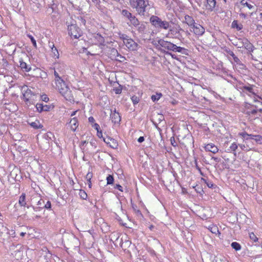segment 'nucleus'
<instances>
[{
	"instance_id": "nucleus-29",
	"label": "nucleus",
	"mask_w": 262,
	"mask_h": 262,
	"mask_svg": "<svg viewBox=\"0 0 262 262\" xmlns=\"http://www.w3.org/2000/svg\"><path fill=\"white\" fill-rule=\"evenodd\" d=\"M29 124L31 127L35 129H38L39 128H41L42 127V125H41L39 121L38 120H36L34 122H32L31 123H29Z\"/></svg>"
},
{
	"instance_id": "nucleus-61",
	"label": "nucleus",
	"mask_w": 262,
	"mask_h": 262,
	"mask_svg": "<svg viewBox=\"0 0 262 262\" xmlns=\"http://www.w3.org/2000/svg\"><path fill=\"white\" fill-rule=\"evenodd\" d=\"M103 141L107 144H110V140H108V138L106 139L103 138Z\"/></svg>"
},
{
	"instance_id": "nucleus-8",
	"label": "nucleus",
	"mask_w": 262,
	"mask_h": 262,
	"mask_svg": "<svg viewBox=\"0 0 262 262\" xmlns=\"http://www.w3.org/2000/svg\"><path fill=\"white\" fill-rule=\"evenodd\" d=\"M158 43L160 47L165 49L172 52L174 51L176 45L170 41L164 40L163 39H160L158 40Z\"/></svg>"
},
{
	"instance_id": "nucleus-14",
	"label": "nucleus",
	"mask_w": 262,
	"mask_h": 262,
	"mask_svg": "<svg viewBox=\"0 0 262 262\" xmlns=\"http://www.w3.org/2000/svg\"><path fill=\"white\" fill-rule=\"evenodd\" d=\"M245 107L246 108V114L250 115H256L257 113H259V111L254 107V105L250 103H246L245 104Z\"/></svg>"
},
{
	"instance_id": "nucleus-47",
	"label": "nucleus",
	"mask_w": 262,
	"mask_h": 262,
	"mask_svg": "<svg viewBox=\"0 0 262 262\" xmlns=\"http://www.w3.org/2000/svg\"><path fill=\"white\" fill-rule=\"evenodd\" d=\"M195 165L196 169L200 172V174L202 176H203V172L201 171V168L199 166V165L198 164V162H197V160H195Z\"/></svg>"
},
{
	"instance_id": "nucleus-30",
	"label": "nucleus",
	"mask_w": 262,
	"mask_h": 262,
	"mask_svg": "<svg viewBox=\"0 0 262 262\" xmlns=\"http://www.w3.org/2000/svg\"><path fill=\"white\" fill-rule=\"evenodd\" d=\"M162 96V94L161 93H157L155 95L151 96V99L153 102H156L158 101Z\"/></svg>"
},
{
	"instance_id": "nucleus-34",
	"label": "nucleus",
	"mask_w": 262,
	"mask_h": 262,
	"mask_svg": "<svg viewBox=\"0 0 262 262\" xmlns=\"http://www.w3.org/2000/svg\"><path fill=\"white\" fill-rule=\"evenodd\" d=\"M249 238L253 242H257L258 240L257 236L253 232H250L249 233Z\"/></svg>"
},
{
	"instance_id": "nucleus-11",
	"label": "nucleus",
	"mask_w": 262,
	"mask_h": 262,
	"mask_svg": "<svg viewBox=\"0 0 262 262\" xmlns=\"http://www.w3.org/2000/svg\"><path fill=\"white\" fill-rule=\"evenodd\" d=\"M191 31L193 32V33L196 36H201L205 33V29L204 28L201 26L200 24L195 23L193 26L192 27Z\"/></svg>"
},
{
	"instance_id": "nucleus-1",
	"label": "nucleus",
	"mask_w": 262,
	"mask_h": 262,
	"mask_svg": "<svg viewBox=\"0 0 262 262\" xmlns=\"http://www.w3.org/2000/svg\"><path fill=\"white\" fill-rule=\"evenodd\" d=\"M54 73L55 76L54 83L56 89L59 91L67 100L69 101L73 100L74 97L72 92L62 79V77L64 74L63 69H59L55 67L54 68Z\"/></svg>"
},
{
	"instance_id": "nucleus-41",
	"label": "nucleus",
	"mask_w": 262,
	"mask_h": 262,
	"mask_svg": "<svg viewBox=\"0 0 262 262\" xmlns=\"http://www.w3.org/2000/svg\"><path fill=\"white\" fill-rule=\"evenodd\" d=\"M113 90L116 94H120L122 91V86L119 84L118 87L114 88Z\"/></svg>"
},
{
	"instance_id": "nucleus-3",
	"label": "nucleus",
	"mask_w": 262,
	"mask_h": 262,
	"mask_svg": "<svg viewBox=\"0 0 262 262\" xmlns=\"http://www.w3.org/2000/svg\"><path fill=\"white\" fill-rule=\"evenodd\" d=\"M149 21L152 26L157 29L168 30L169 28V22L165 20H163L157 16L151 15L149 18Z\"/></svg>"
},
{
	"instance_id": "nucleus-57",
	"label": "nucleus",
	"mask_w": 262,
	"mask_h": 262,
	"mask_svg": "<svg viewBox=\"0 0 262 262\" xmlns=\"http://www.w3.org/2000/svg\"><path fill=\"white\" fill-rule=\"evenodd\" d=\"M256 135H253V134H248V137H249V140L252 139L254 140L255 137H256Z\"/></svg>"
},
{
	"instance_id": "nucleus-60",
	"label": "nucleus",
	"mask_w": 262,
	"mask_h": 262,
	"mask_svg": "<svg viewBox=\"0 0 262 262\" xmlns=\"http://www.w3.org/2000/svg\"><path fill=\"white\" fill-rule=\"evenodd\" d=\"M49 111V105H43V111Z\"/></svg>"
},
{
	"instance_id": "nucleus-5",
	"label": "nucleus",
	"mask_w": 262,
	"mask_h": 262,
	"mask_svg": "<svg viewBox=\"0 0 262 262\" xmlns=\"http://www.w3.org/2000/svg\"><path fill=\"white\" fill-rule=\"evenodd\" d=\"M67 25L68 27V34L72 38L78 39L82 36V30L77 26L76 24L74 23V21L71 22V24H69L67 21Z\"/></svg>"
},
{
	"instance_id": "nucleus-19",
	"label": "nucleus",
	"mask_w": 262,
	"mask_h": 262,
	"mask_svg": "<svg viewBox=\"0 0 262 262\" xmlns=\"http://www.w3.org/2000/svg\"><path fill=\"white\" fill-rule=\"evenodd\" d=\"M184 18L185 23L191 28L195 24V21L192 16L186 15Z\"/></svg>"
},
{
	"instance_id": "nucleus-39",
	"label": "nucleus",
	"mask_w": 262,
	"mask_h": 262,
	"mask_svg": "<svg viewBox=\"0 0 262 262\" xmlns=\"http://www.w3.org/2000/svg\"><path fill=\"white\" fill-rule=\"evenodd\" d=\"M202 180L205 182L208 187L210 188H213L214 187L215 185L211 181H207L203 178H202Z\"/></svg>"
},
{
	"instance_id": "nucleus-13",
	"label": "nucleus",
	"mask_w": 262,
	"mask_h": 262,
	"mask_svg": "<svg viewBox=\"0 0 262 262\" xmlns=\"http://www.w3.org/2000/svg\"><path fill=\"white\" fill-rule=\"evenodd\" d=\"M37 206L33 207V208L35 211H39L40 209H42L44 208L47 209L49 208V200H48L46 204H45V201L41 199L38 201L37 204Z\"/></svg>"
},
{
	"instance_id": "nucleus-64",
	"label": "nucleus",
	"mask_w": 262,
	"mask_h": 262,
	"mask_svg": "<svg viewBox=\"0 0 262 262\" xmlns=\"http://www.w3.org/2000/svg\"><path fill=\"white\" fill-rule=\"evenodd\" d=\"M257 30L262 32V26L260 25H258L257 26Z\"/></svg>"
},
{
	"instance_id": "nucleus-15",
	"label": "nucleus",
	"mask_w": 262,
	"mask_h": 262,
	"mask_svg": "<svg viewBox=\"0 0 262 262\" xmlns=\"http://www.w3.org/2000/svg\"><path fill=\"white\" fill-rule=\"evenodd\" d=\"M252 99L253 102L255 103L253 104L254 107L259 111V114L261 113L262 112V98L258 95Z\"/></svg>"
},
{
	"instance_id": "nucleus-20",
	"label": "nucleus",
	"mask_w": 262,
	"mask_h": 262,
	"mask_svg": "<svg viewBox=\"0 0 262 262\" xmlns=\"http://www.w3.org/2000/svg\"><path fill=\"white\" fill-rule=\"evenodd\" d=\"M216 0H207V4L206 7L207 10L212 11L216 6Z\"/></svg>"
},
{
	"instance_id": "nucleus-4",
	"label": "nucleus",
	"mask_w": 262,
	"mask_h": 262,
	"mask_svg": "<svg viewBox=\"0 0 262 262\" xmlns=\"http://www.w3.org/2000/svg\"><path fill=\"white\" fill-rule=\"evenodd\" d=\"M168 30V32L166 35L167 37L177 39L180 40L183 39L182 32L184 31L179 25L172 27L169 25V28Z\"/></svg>"
},
{
	"instance_id": "nucleus-28",
	"label": "nucleus",
	"mask_w": 262,
	"mask_h": 262,
	"mask_svg": "<svg viewBox=\"0 0 262 262\" xmlns=\"http://www.w3.org/2000/svg\"><path fill=\"white\" fill-rule=\"evenodd\" d=\"M238 145L236 143L233 142L231 144V145L230 146L229 148L228 149V150H230L233 152V154L235 157H236V152H235V150L238 148Z\"/></svg>"
},
{
	"instance_id": "nucleus-46",
	"label": "nucleus",
	"mask_w": 262,
	"mask_h": 262,
	"mask_svg": "<svg viewBox=\"0 0 262 262\" xmlns=\"http://www.w3.org/2000/svg\"><path fill=\"white\" fill-rule=\"evenodd\" d=\"M40 98L42 101L47 102L49 100V98L46 94H43L40 96Z\"/></svg>"
},
{
	"instance_id": "nucleus-53",
	"label": "nucleus",
	"mask_w": 262,
	"mask_h": 262,
	"mask_svg": "<svg viewBox=\"0 0 262 262\" xmlns=\"http://www.w3.org/2000/svg\"><path fill=\"white\" fill-rule=\"evenodd\" d=\"M97 136L99 138H103L102 132V130L101 129L98 130V131H97Z\"/></svg>"
},
{
	"instance_id": "nucleus-9",
	"label": "nucleus",
	"mask_w": 262,
	"mask_h": 262,
	"mask_svg": "<svg viewBox=\"0 0 262 262\" xmlns=\"http://www.w3.org/2000/svg\"><path fill=\"white\" fill-rule=\"evenodd\" d=\"M124 44L130 51H136L138 48V45L131 38L124 39Z\"/></svg>"
},
{
	"instance_id": "nucleus-42",
	"label": "nucleus",
	"mask_w": 262,
	"mask_h": 262,
	"mask_svg": "<svg viewBox=\"0 0 262 262\" xmlns=\"http://www.w3.org/2000/svg\"><path fill=\"white\" fill-rule=\"evenodd\" d=\"M36 108L38 112H41L43 111V104L42 103H38L36 105Z\"/></svg>"
},
{
	"instance_id": "nucleus-12",
	"label": "nucleus",
	"mask_w": 262,
	"mask_h": 262,
	"mask_svg": "<svg viewBox=\"0 0 262 262\" xmlns=\"http://www.w3.org/2000/svg\"><path fill=\"white\" fill-rule=\"evenodd\" d=\"M23 97L26 102L29 101L32 96L34 95L33 92L27 86L23 88Z\"/></svg>"
},
{
	"instance_id": "nucleus-36",
	"label": "nucleus",
	"mask_w": 262,
	"mask_h": 262,
	"mask_svg": "<svg viewBox=\"0 0 262 262\" xmlns=\"http://www.w3.org/2000/svg\"><path fill=\"white\" fill-rule=\"evenodd\" d=\"M79 195L81 199L83 200H86L87 198V194L85 191L83 190L80 189L79 191Z\"/></svg>"
},
{
	"instance_id": "nucleus-7",
	"label": "nucleus",
	"mask_w": 262,
	"mask_h": 262,
	"mask_svg": "<svg viewBox=\"0 0 262 262\" xmlns=\"http://www.w3.org/2000/svg\"><path fill=\"white\" fill-rule=\"evenodd\" d=\"M121 14L123 17H124L129 21V22L127 23V24L129 26H131L132 24H135L138 19L135 16V15H133L131 12L126 9H123L121 12Z\"/></svg>"
},
{
	"instance_id": "nucleus-51",
	"label": "nucleus",
	"mask_w": 262,
	"mask_h": 262,
	"mask_svg": "<svg viewBox=\"0 0 262 262\" xmlns=\"http://www.w3.org/2000/svg\"><path fill=\"white\" fill-rule=\"evenodd\" d=\"M232 57L234 62H235L236 63V65L241 62L239 59L236 56H235V55H234V56H233Z\"/></svg>"
},
{
	"instance_id": "nucleus-55",
	"label": "nucleus",
	"mask_w": 262,
	"mask_h": 262,
	"mask_svg": "<svg viewBox=\"0 0 262 262\" xmlns=\"http://www.w3.org/2000/svg\"><path fill=\"white\" fill-rule=\"evenodd\" d=\"M89 122L91 123L92 124H94L95 123V119L93 117L91 116L88 119Z\"/></svg>"
},
{
	"instance_id": "nucleus-25",
	"label": "nucleus",
	"mask_w": 262,
	"mask_h": 262,
	"mask_svg": "<svg viewBox=\"0 0 262 262\" xmlns=\"http://www.w3.org/2000/svg\"><path fill=\"white\" fill-rule=\"evenodd\" d=\"M188 50L181 47L177 46L176 45H175L174 52H178L183 54H187Z\"/></svg>"
},
{
	"instance_id": "nucleus-2",
	"label": "nucleus",
	"mask_w": 262,
	"mask_h": 262,
	"mask_svg": "<svg viewBox=\"0 0 262 262\" xmlns=\"http://www.w3.org/2000/svg\"><path fill=\"white\" fill-rule=\"evenodd\" d=\"M149 1L145 0H129L131 7L135 9L137 14L141 16H145L148 13V7L149 6Z\"/></svg>"
},
{
	"instance_id": "nucleus-43",
	"label": "nucleus",
	"mask_w": 262,
	"mask_h": 262,
	"mask_svg": "<svg viewBox=\"0 0 262 262\" xmlns=\"http://www.w3.org/2000/svg\"><path fill=\"white\" fill-rule=\"evenodd\" d=\"M92 176H93V173L91 172H89L86 176V179L89 182V187H90L91 184V179L92 178Z\"/></svg>"
},
{
	"instance_id": "nucleus-31",
	"label": "nucleus",
	"mask_w": 262,
	"mask_h": 262,
	"mask_svg": "<svg viewBox=\"0 0 262 262\" xmlns=\"http://www.w3.org/2000/svg\"><path fill=\"white\" fill-rule=\"evenodd\" d=\"M231 247L236 251H238L241 249V245L238 243L236 242H232L231 243Z\"/></svg>"
},
{
	"instance_id": "nucleus-62",
	"label": "nucleus",
	"mask_w": 262,
	"mask_h": 262,
	"mask_svg": "<svg viewBox=\"0 0 262 262\" xmlns=\"http://www.w3.org/2000/svg\"><path fill=\"white\" fill-rule=\"evenodd\" d=\"M239 16H240V17L244 18H246L247 17V14H246L244 13H240Z\"/></svg>"
},
{
	"instance_id": "nucleus-23",
	"label": "nucleus",
	"mask_w": 262,
	"mask_h": 262,
	"mask_svg": "<svg viewBox=\"0 0 262 262\" xmlns=\"http://www.w3.org/2000/svg\"><path fill=\"white\" fill-rule=\"evenodd\" d=\"M19 67L22 70L25 72H29L31 68L21 58L19 59Z\"/></svg>"
},
{
	"instance_id": "nucleus-27",
	"label": "nucleus",
	"mask_w": 262,
	"mask_h": 262,
	"mask_svg": "<svg viewBox=\"0 0 262 262\" xmlns=\"http://www.w3.org/2000/svg\"><path fill=\"white\" fill-rule=\"evenodd\" d=\"M231 25L232 28H236L238 31L241 30L243 28V25L238 24L237 20H233Z\"/></svg>"
},
{
	"instance_id": "nucleus-54",
	"label": "nucleus",
	"mask_w": 262,
	"mask_h": 262,
	"mask_svg": "<svg viewBox=\"0 0 262 262\" xmlns=\"http://www.w3.org/2000/svg\"><path fill=\"white\" fill-rule=\"evenodd\" d=\"M211 159L213 160L216 163L220 162L221 160V158L216 157H212Z\"/></svg>"
},
{
	"instance_id": "nucleus-48",
	"label": "nucleus",
	"mask_w": 262,
	"mask_h": 262,
	"mask_svg": "<svg viewBox=\"0 0 262 262\" xmlns=\"http://www.w3.org/2000/svg\"><path fill=\"white\" fill-rule=\"evenodd\" d=\"M92 126L97 131H98V130L100 129V126L98 123H94V124H92Z\"/></svg>"
},
{
	"instance_id": "nucleus-24",
	"label": "nucleus",
	"mask_w": 262,
	"mask_h": 262,
	"mask_svg": "<svg viewBox=\"0 0 262 262\" xmlns=\"http://www.w3.org/2000/svg\"><path fill=\"white\" fill-rule=\"evenodd\" d=\"M94 37L97 41V43L99 44V45H104V39L103 37H102L100 34H96L94 35Z\"/></svg>"
},
{
	"instance_id": "nucleus-35",
	"label": "nucleus",
	"mask_w": 262,
	"mask_h": 262,
	"mask_svg": "<svg viewBox=\"0 0 262 262\" xmlns=\"http://www.w3.org/2000/svg\"><path fill=\"white\" fill-rule=\"evenodd\" d=\"M240 3L242 5L247 7L249 9H252L254 8V6L249 4L247 1H246V0H242L240 2Z\"/></svg>"
},
{
	"instance_id": "nucleus-58",
	"label": "nucleus",
	"mask_w": 262,
	"mask_h": 262,
	"mask_svg": "<svg viewBox=\"0 0 262 262\" xmlns=\"http://www.w3.org/2000/svg\"><path fill=\"white\" fill-rule=\"evenodd\" d=\"M238 146L241 148V149L243 150H248L246 149V146L244 144H239Z\"/></svg>"
},
{
	"instance_id": "nucleus-38",
	"label": "nucleus",
	"mask_w": 262,
	"mask_h": 262,
	"mask_svg": "<svg viewBox=\"0 0 262 262\" xmlns=\"http://www.w3.org/2000/svg\"><path fill=\"white\" fill-rule=\"evenodd\" d=\"M107 184L111 185L113 184L114 182V179L112 175L109 174L106 177Z\"/></svg>"
},
{
	"instance_id": "nucleus-18",
	"label": "nucleus",
	"mask_w": 262,
	"mask_h": 262,
	"mask_svg": "<svg viewBox=\"0 0 262 262\" xmlns=\"http://www.w3.org/2000/svg\"><path fill=\"white\" fill-rule=\"evenodd\" d=\"M205 150L207 151L211 152L213 154H216L219 151L217 147L213 143H208L206 145Z\"/></svg>"
},
{
	"instance_id": "nucleus-40",
	"label": "nucleus",
	"mask_w": 262,
	"mask_h": 262,
	"mask_svg": "<svg viewBox=\"0 0 262 262\" xmlns=\"http://www.w3.org/2000/svg\"><path fill=\"white\" fill-rule=\"evenodd\" d=\"M254 141L258 144H262V136L259 135H256Z\"/></svg>"
},
{
	"instance_id": "nucleus-52",
	"label": "nucleus",
	"mask_w": 262,
	"mask_h": 262,
	"mask_svg": "<svg viewBox=\"0 0 262 262\" xmlns=\"http://www.w3.org/2000/svg\"><path fill=\"white\" fill-rule=\"evenodd\" d=\"M170 141L171 144L173 146L176 147L177 145V143H176V141L174 137H172L170 138Z\"/></svg>"
},
{
	"instance_id": "nucleus-50",
	"label": "nucleus",
	"mask_w": 262,
	"mask_h": 262,
	"mask_svg": "<svg viewBox=\"0 0 262 262\" xmlns=\"http://www.w3.org/2000/svg\"><path fill=\"white\" fill-rule=\"evenodd\" d=\"M237 68L242 70H244L246 68V66L241 61L238 64H237Z\"/></svg>"
},
{
	"instance_id": "nucleus-17",
	"label": "nucleus",
	"mask_w": 262,
	"mask_h": 262,
	"mask_svg": "<svg viewBox=\"0 0 262 262\" xmlns=\"http://www.w3.org/2000/svg\"><path fill=\"white\" fill-rule=\"evenodd\" d=\"M136 29H137L139 33H143L145 29V26L143 24L140 23L138 19H137L136 22L131 24Z\"/></svg>"
},
{
	"instance_id": "nucleus-32",
	"label": "nucleus",
	"mask_w": 262,
	"mask_h": 262,
	"mask_svg": "<svg viewBox=\"0 0 262 262\" xmlns=\"http://www.w3.org/2000/svg\"><path fill=\"white\" fill-rule=\"evenodd\" d=\"M108 140H110V141L112 142V144L110 143V146L113 148L116 149L117 148L118 144L116 141L113 138H108Z\"/></svg>"
},
{
	"instance_id": "nucleus-45",
	"label": "nucleus",
	"mask_w": 262,
	"mask_h": 262,
	"mask_svg": "<svg viewBox=\"0 0 262 262\" xmlns=\"http://www.w3.org/2000/svg\"><path fill=\"white\" fill-rule=\"evenodd\" d=\"M28 36L30 39L33 46L36 47V42L34 38L31 35H28Z\"/></svg>"
},
{
	"instance_id": "nucleus-16",
	"label": "nucleus",
	"mask_w": 262,
	"mask_h": 262,
	"mask_svg": "<svg viewBox=\"0 0 262 262\" xmlns=\"http://www.w3.org/2000/svg\"><path fill=\"white\" fill-rule=\"evenodd\" d=\"M112 121L114 123H119L121 121V117L118 112H116V109L113 111L111 110V114L110 115Z\"/></svg>"
},
{
	"instance_id": "nucleus-37",
	"label": "nucleus",
	"mask_w": 262,
	"mask_h": 262,
	"mask_svg": "<svg viewBox=\"0 0 262 262\" xmlns=\"http://www.w3.org/2000/svg\"><path fill=\"white\" fill-rule=\"evenodd\" d=\"M131 100H132V101L134 105H135L139 103V102L140 101V98L139 97H138L136 95H134L131 97Z\"/></svg>"
},
{
	"instance_id": "nucleus-26",
	"label": "nucleus",
	"mask_w": 262,
	"mask_h": 262,
	"mask_svg": "<svg viewBox=\"0 0 262 262\" xmlns=\"http://www.w3.org/2000/svg\"><path fill=\"white\" fill-rule=\"evenodd\" d=\"M18 204L21 207H26L27 203L26 201V195L23 193L19 198Z\"/></svg>"
},
{
	"instance_id": "nucleus-59",
	"label": "nucleus",
	"mask_w": 262,
	"mask_h": 262,
	"mask_svg": "<svg viewBox=\"0 0 262 262\" xmlns=\"http://www.w3.org/2000/svg\"><path fill=\"white\" fill-rule=\"evenodd\" d=\"M144 141V137H143V136H141L138 139V142H139V143H142L143 142V141Z\"/></svg>"
},
{
	"instance_id": "nucleus-49",
	"label": "nucleus",
	"mask_w": 262,
	"mask_h": 262,
	"mask_svg": "<svg viewBox=\"0 0 262 262\" xmlns=\"http://www.w3.org/2000/svg\"><path fill=\"white\" fill-rule=\"evenodd\" d=\"M114 188L117 189L121 192H123V191L122 186L120 184H116L114 186Z\"/></svg>"
},
{
	"instance_id": "nucleus-10",
	"label": "nucleus",
	"mask_w": 262,
	"mask_h": 262,
	"mask_svg": "<svg viewBox=\"0 0 262 262\" xmlns=\"http://www.w3.org/2000/svg\"><path fill=\"white\" fill-rule=\"evenodd\" d=\"M239 40L242 44V47L247 50L248 53L251 54L253 52L255 48L247 38H243Z\"/></svg>"
},
{
	"instance_id": "nucleus-33",
	"label": "nucleus",
	"mask_w": 262,
	"mask_h": 262,
	"mask_svg": "<svg viewBox=\"0 0 262 262\" xmlns=\"http://www.w3.org/2000/svg\"><path fill=\"white\" fill-rule=\"evenodd\" d=\"M238 135L239 136L241 137L244 140H249L248 134L245 131L239 132Z\"/></svg>"
},
{
	"instance_id": "nucleus-22",
	"label": "nucleus",
	"mask_w": 262,
	"mask_h": 262,
	"mask_svg": "<svg viewBox=\"0 0 262 262\" xmlns=\"http://www.w3.org/2000/svg\"><path fill=\"white\" fill-rule=\"evenodd\" d=\"M69 124L71 126L72 130L75 131L78 126V122L76 117H74L71 119Z\"/></svg>"
},
{
	"instance_id": "nucleus-56",
	"label": "nucleus",
	"mask_w": 262,
	"mask_h": 262,
	"mask_svg": "<svg viewBox=\"0 0 262 262\" xmlns=\"http://www.w3.org/2000/svg\"><path fill=\"white\" fill-rule=\"evenodd\" d=\"M132 207L134 209V210L138 213H139L140 214H141V211L137 209V207L136 206L134 205V204H132Z\"/></svg>"
},
{
	"instance_id": "nucleus-63",
	"label": "nucleus",
	"mask_w": 262,
	"mask_h": 262,
	"mask_svg": "<svg viewBox=\"0 0 262 262\" xmlns=\"http://www.w3.org/2000/svg\"><path fill=\"white\" fill-rule=\"evenodd\" d=\"M126 38H129V37L125 34H122L121 35V38H122L123 42H124V39Z\"/></svg>"
},
{
	"instance_id": "nucleus-21",
	"label": "nucleus",
	"mask_w": 262,
	"mask_h": 262,
	"mask_svg": "<svg viewBox=\"0 0 262 262\" xmlns=\"http://www.w3.org/2000/svg\"><path fill=\"white\" fill-rule=\"evenodd\" d=\"M50 56L54 59H58L59 57V53L57 48L55 47L54 45L52 47H50Z\"/></svg>"
},
{
	"instance_id": "nucleus-6",
	"label": "nucleus",
	"mask_w": 262,
	"mask_h": 262,
	"mask_svg": "<svg viewBox=\"0 0 262 262\" xmlns=\"http://www.w3.org/2000/svg\"><path fill=\"white\" fill-rule=\"evenodd\" d=\"M255 85L251 84L248 83L246 84H243L239 86V89L242 92L246 94L251 99L258 95V90Z\"/></svg>"
},
{
	"instance_id": "nucleus-44",
	"label": "nucleus",
	"mask_w": 262,
	"mask_h": 262,
	"mask_svg": "<svg viewBox=\"0 0 262 262\" xmlns=\"http://www.w3.org/2000/svg\"><path fill=\"white\" fill-rule=\"evenodd\" d=\"M224 51L227 53L230 56H231V57H233V56H234V53H233V51H232L229 48H226L224 50Z\"/></svg>"
}]
</instances>
